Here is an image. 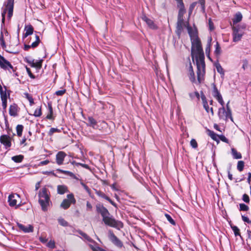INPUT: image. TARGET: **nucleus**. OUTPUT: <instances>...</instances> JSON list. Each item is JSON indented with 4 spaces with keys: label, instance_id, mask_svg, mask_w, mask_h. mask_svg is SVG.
I'll list each match as a JSON object with an SVG mask.
<instances>
[{
    "label": "nucleus",
    "instance_id": "1",
    "mask_svg": "<svg viewBox=\"0 0 251 251\" xmlns=\"http://www.w3.org/2000/svg\"><path fill=\"white\" fill-rule=\"evenodd\" d=\"M187 30L190 37L191 47V56L193 60L195 59L197 65V75L198 83L200 84L204 80L205 74V64L204 55L201 40L198 37L196 30H193L192 27L188 26Z\"/></svg>",
    "mask_w": 251,
    "mask_h": 251
},
{
    "label": "nucleus",
    "instance_id": "2",
    "mask_svg": "<svg viewBox=\"0 0 251 251\" xmlns=\"http://www.w3.org/2000/svg\"><path fill=\"white\" fill-rule=\"evenodd\" d=\"M96 210L98 213L100 214L102 217V221L106 225L109 226L116 228L120 230L124 226L123 223L115 219L111 216L108 210L102 204H97L96 205Z\"/></svg>",
    "mask_w": 251,
    "mask_h": 251
},
{
    "label": "nucleus",
    "instance_id": "3",
    "mask_svg": "<svg viewBox=\"0 0 251 251\" xmlns=\"http://www.w3.org/2000/svg\"><path fill=\"white\" fill-rule=\"evenodd\" d=\"M213 96L218 100V101L221 104L222 107L219 108L218 109V116L220 120H223L225 121H227L228 119L233 122V119L232 117V114L228 115L227 113V111L226 110L224 105V101L223 99L222 96L220 94V92L218 90L216 85L214 84L213 89L212 92Z\"/></svg>",
    "mask_w": 251,
    "mask_h": 251
},
{
    "label": "nucleus",
    "instance_id": "4",
    "mask_svg": "<svg viewBox=\"0 0 251 251\" xmlns=\"http://www.w3.org/2000/svg\"><path fill=\"white\" fill-rule=\"evenodd\" d=\"M49 193V190L45 187L42 188L39 192V202L44 211L47 210V207L49 205L50 201Z\"/></svg>",
    "mask_w": 251,
    "mask_h": 251
},
{
    "label": "nucleus",
    "instance_id": "5",
    "mask_svg": "<svg viewBox=\"0 0 251 251\" xmlns=\"http://www.w3.org/2000/svg\"><path fill=\"white\" fill-rule=\"evenodd\" d=\"M67 199H64L60 204V207L64 209H68L71 203L75 204L76 202L73 194L71 193L67 195Z\"/></svg>",
    "mask_w": 251,
    "mask_h": 251
},
{
    "label": "nucleus",
    "instance_id": "6",
    "mask_svg": "<svg viewBox=\"0 0 251 251\" xmlns=\"http://www.w3.org/2000/svg\"><path fill=\"white\" fill-rule=\"evenodd\" d=\"M233 42H237L240 41L243 36L244 32L239 30L238 27L232 26Z\"/></svg>",
    "mask_w": 251,
    "mask_h": 251
},
{
    "label": "nucleus",
    "instance_id": "7",
    "mask_svg": "<svg viewBox=\"0 0 251 251\" xmlns=\"http://www.w3.org/2000/svg\"><path fill=\"white\" fill-rule=\"evenodd\" d=\"M0 67L5 70H9L10 69L12 70L13 72L15 71L14 67L11 65L10 62L7 60L3 56L0 54Z\"/></svg>",
    "mask_w": 251,
    "mask_h": 251
},
{
    "label": "nucleus",
    "instance_id": "8",
    "mask_svg": "<svg viewBox=\"0 0 251 251\" xmlns=\"http://www.w3.org/2000/svg\"><path fill=\"white\" fill-rule=\"evenodd\" d=\"M19 195L15 194H11L8 197V201L10 206H16V208H17L21 205V203L17 205L18 200H20Z\"/></svg>",
    "mask_w": 251,
    "mask_h": 251
},
{
    "label": "nucleus",
    "instance_id": "9",
    "mask_svg": "<svg viewBox=\"0 0 251 251\" xmlns=\"http://www.w3.org/2000/svg\"><path fill=\"white\" fill-rule=\"evenodd\" d=\"M109 238L112 243L118 248L123 246L122 242L111 231L109 232Z\"/></svg>",
    "mask_w": 251,
    "mask_h": 251
},
{
    "label": "nucleus",
    "instance_id": "10",
    "mask_svg": "<svg viewBox=\"0 0 251 251\" xmlns=\"http://www.w3.org/2000/svg\"><path fill=\"white\" fill-rule=\"evenodd\" d=\"M0 142L7 149L11 146V138L8 135H2L0 137Z\"/></svg>",
    "mask_w": 251,
    "mask_h": 251
},
{
    "label": "nucleus",
    "instance_id": "11",
    "mask_svg": "<svg viewBox=\"0 0 251 251\" xmlns=\"http://www.w3.org/2000/svg\"><path fill=\"white\" fill-rule=\"evenodd\" d=\"M67 156L66 153L63 151H59L56 155V162L58 165H61L63 164V161L65 157Z\"/></svg>",
    "mask_w": 251,
    "mask_h": 251
},
{
    "label": "nucleus",
    "instance_id": "12",
    "mask_svg": "<svg viewBox=\"0 0 251 251\" xmlns=\"http://www.w3.org/2000/svg\"><path fill=\"white\" fill-rule=\"evenodd\" d=\"M14 0H7L6 7L8 11V18L10 19L13 15Z\"/></svg>",
    "mask_w": 251,
    "mask_h": 251
},
{
    "label": "nucleus",
    "instance_id": "13",
    "mask_svg": "<svg viewBox=\"0 0 251 251\" xmlns=\"http://www.w3.org/2000/svg\"><path fill=\"white\" fill-rule=\"evenodd\" d=\"M19 228L25 233L32 232L33 231V226L31 225L25 226L21 224H18Z\"/></svg>",
    "mask_w": 251,
    "mask_h": 251
},
{
    "label": "nucleus",
    "instance_id": "14",
    "mask_svg": "<svg viewBox=\"0 0 251 251\" xmlns=\"http://www.w3.org/2000/svg\"><path fill=\"white\" fill-rule=\"evenodd\" d=\"M95 193L98 196L104 199L105 200L108 201L112 205L115 207H117L116 204L113 201L108 197H107L104 193L100 191L96 190Z\"/></svg>",
    "mask_w": 251,
    "mask_h": 251
},
{
    "label": "nucleus",
    "instance_id": "15",
    "mask_svg": "<svg viewBox=\"0 0 251 251\" xmlns=\"http://www.w3.org/2000/svg\"><path fill=\"white\" fill-rule=\"evenodd\" d=\"M184 23L183 18H177V26H176L177 34H180V33L181 32V31L183 29V27L184 26Z\"/></svg>",
    "mask_w": 251,
    "mask_h": 251
},
{
    "label": "nucleus",
    "instance_id": "16",
    "mask_svg": "<svg viewBox=\"0 0 251 251\" xmlns=\"http://www.w3.org/2000/svg\"><path fill=\"white\" fill-rule=\"evenodd\" d=\"M142 19L145 21L148 26L151 29H155L157 28V26L154 24L153 21L148 18L146 16L142 17Z\"/></svg>",
    "mask_w": 251,
    "mask_h": 251
},
{
    "label": "nucleus",
    "instance_id": "17",
    "mask_svg": "<svg viewBox=\"0 0 251 251\" xmlns=\"http://www.w3.org/2000/svg\"><path fill=\"white\" fill-rule=\"evenodd\" d=\"M87 120L88 123L86 124L87 126H91L94 129L97 128V122L93 117H88Z\"/></svg>",
    "mask_w": 251,
    "mask_h": 251
},
{
    "label": "nucleus",
    "instance_id": "18",
    "mask_svg": "<svg viewBox=\"0 0 251 251\" xmlns=\"http://www.w3.org/2000/svg\"><path fill=\"white\" fill-rule=\"evenodd\" d=\"M201 98L202 101V104L204 108L206 110V111L208 113L209 111V108L208 105V102L206 100V97L205 96L204 94H203L202 91L201 92Z\"/></svg>",
    "mask_w": 251,
    "mask_h": 251
},
{
    "label": "nucleus",
    "instance_id": "19",
    "mask_svg": "<svg viewBox=\"0 0 251 251\" xmlns=\"http://www.w3.org/2000/svg\"><path fill=\"white\" fill-rule=\"evenodd\" d=\"M33 27L30 25H26L25 27V33L23 35L24 38H26L28 36L31 35L33 33Z\"/></svg>",
    "mask_w": 251,
    "mask_h": 251
},
{
    "label": "nucleus",
    "instance_id": "20",
    "mask_svg": "<svg viewBox=\"0 0 251 251\" xmlns=\"http://www.w3.org/2000/svg\"><path fill=\"white\" fill-rule=\"evenodd\" d=\"M189 77L190 80L193 83L196 82L195 76V73L193 71V67H192L191 63H190V64H189Z\"/></svg>",
    "mask_w": 251,
    "mask_h": 251
},
{
    "label": "nucleus",
    "instance_id": "21",
    "mask_svg": "<svg viewBox=\"0 0 251 251\" xmlns=\"http://www.w3.org/2000/svg\"><path fill=\"white\" fill-rule=\"evenodd\" d=\"M18 106L16 104L11 105L9 107V114L11 116L16 117L18 115Z\"/></svg>",
    "mask_w": 251,
    "mask_h": 251
},
{
    "label": "nucleus",
    "instance_id": "22",
    "mask_svg": "<svg viewBox=\"0 0 251 251\" xmlns=\"http://www.w3.org/2000/svg\"><path fill=\"white\" fill-rule=\"evenodd\" d=\"M242 18L243 16L241 12H238L236 13L232 19L233 25L241 22L242 21Z\"/></svg>",
    "mask_w": 251,
    "mask_h": 251
},
{
    "label": "nucleus",
    "instance_id": "23",
    "mask_svg": "<svg viewBox=\"0 0 251 251\" xmlns=\"http://www.w3.org/2000/svg\"><path fill=\"white\" fill-rule=\"evenodd\" d=\"M177 6L179 8L178 18H183V15L186 12L184 4H181Z\"/></svg>",
    "mask_w": 251,
    "mask_h": 251
},
{
    "label": "nucleus",
    "instance_id": "24",
    "mask_svg": "<svg viewBox=\"0 0 251 251\" xmlns=\"http://www.w3.org/2000/svg\"><path fill=\"white\" fill-rule=\"evenodd\" d=\"M4 90L3 89L0 90V98L1 100H7V97H9L10 94L8 93V95L6 93V87L4 86Z\"/></svg>",
    "mask_w": 251,
    "mask_h": 251
},
{
    "label": "nucleus",
    "instance_id": "25",
    "mask_svg": "<svg viewBox=\"0 0 251 251\" xmlns=\"http://www.w3.org/2000/svg\"><path fill=\"white\" fill-rule=\"evenodd\" d=\"M68 191L67 187L65 185H58L57 186V193L60 195L64 194Z\"/></svg>",
    "mask_w": 251,
    "mask_h": 251
},
{
    "label": "nucleus",
    "instance_id": "26",
    "mask_svg": "<svg viewBox=\"0 0 251 251\" xmlns=\"http://www.w3.org/2000/svg\"><path fill=\"white\" fill-rule=\"evenodd\" d=\"M231 154L233 158L234 159H241L242 158V155L241 153L238 152L234 148L231 149Z\"/></svg>",
    "mask_w": 251,
    "mask_h": 251
},
{
    "label": "nucleus",
    "instance_id": "27",
    "mask_svg": "<svg viewBox=\"0 0 251 251\" xmlns=\"http://www.w3.org/2000/svg\"><path fill=\"white\" fill-rule=\"evenodd\" d=\"M43 60L34 61L33 64L31 65L32 67H35L37 70H39L42 67Z\"/></svg>",
    "mask_w": 251,
    "mask_h": 251
},
{
    "label": "nucleus",
    "instance_id": "28",
    "mask_svg": "<svg viewBox=\"0 0 251 251\" xmlns=\"http://www.w3.org/2000/svg\"><path fill=\"white\" fill-rule=\"evenodd\" d=\"M216 68L218 73L221 75V77H224L225 75V72L221 65L219 63H217L216 65Z\"/></svg>",
    "mask_w": 251,
    "mask_h": 251
},
{
    "label": "nucleus",
    "instance_id": "29",
    "mask_svg": "<svg viewBox=\"0 0 251 251\" xmlns=\"http://www.w3.org/2000/svg\"><path fill=\"white\" fill-rule=\"evenodd\" d=\"M23 159L24 156L22 155H16L12 157V160L16 163L21 162Z\"/></svg>",
    "mask_w": 251,
    "mask_h": 251
},
{
    "label": "nucleus",
    "instance_id": "30",
    "mask_svg": "<svg viewBox=\"0 0 251 251\" xmlns=\"http://www.w3.org/2000/svg\"><path fill=\"white\" fill-rule=\"evenodd\" d=\"M230 227L233 231L235 236H240L241 237L240 233V229L237 226L230 225Z\"/></svg>",
    "mask_w": 251,
    "mask_h": 251
},
{
    "label": "nucleus",
    "instance_id": "31",
    "mask_svg": "<svg viewBox=\"0 0 251 251\" xmlns=\"http://www.w3.org/2000/svg\"><path fill=\"white\" fill-rule=\"evenodd\" d=\"M78 232L84 238V239H85L87 241L91 243L93 242V240L88 235H87L86 233L83 232L82 231L79 230Z\"/></svg>",
    "mask_w": 251,
    "mask_h": 251
},
{
    "label": "nucleus",
    "instance_id": "32",
    "mask_svg": "<svg viewBox=\"0 0 251 251\" xmlns=\"http://www.w3.org/2000/svg\"><path fill=\"white\" fill-rule=\"evenodd\" d=\"M24 126L22 125H18L16 127V131L17 135L19 137H21L22 135V132L23 130Z\"/></svg>",
    "mask_w": 251,
    "mask_h": 251
},
{
    "label": "nucleus",
    "instance_id": "33",
    "mask_svg": "<svg viewBox=\"0 0 251 251\" xmlns=\"http://www.w3.org/2000/svg\"><path fill=\"white\" fill-rule=\"evenodd\" d=\"M57 171L59 173H61L65 175H67L70 176V177H72L74 176V174H73L72 172L68 171H64L61 169H57Z\"/></svg>",
    "mask_w": 251,
    "mask_h": 251
},
{
    "label": "nucleus",
    "instance_id": "34",
    "mask_svg": "<svg viewBox=\"0 0 251 251\" xmlns=\"http://www.w3.org/2000/svg\"><path fill=\"white\" fill-rule=\"evenodd\" d=\"M42 110L41 107H37L34 111V114L33 115L36 117H40L42 115Z\"/></svg>",
    "mask_w": 251,
    "mask_h": 251
},
{
    "label": "nucleus",
    "instance_id": "35",
    "mask_svg": "<svg viewBox=\"0 0 251 251\" xmlns=\"http://www.w3.org/2000/svg\"><path fill=\"white\" fill-rule=\"evenodd\" d=\"M35 38H36L35 41H34V42H33L31 44V47L32 48H36L38 46V45L40 42V38L38 35H35Z\"/></svg>",
    "mask_w": 251,
    "mask_h": 251
},
{
    "label": "nucleus",
    "instance_id": "36",
    "mask_svg": "<svg viewBox=\"0 0 251 251\" xmlns=\"http://www.w3.org/2000/svg\"><path fill=\"white\" fill-rule=\"evenodd\" d=\"M0 45L3 49H5L6 47L5 43L4 40L3 38V33L2 31H1V34L0 35Z\"/></svg>",
    "mask_w": 251,
    "mask_h": 251
},
{
    "label": "nucleus",
    "instance_id": "37",
    "mask_svg": "<svg viewBox=\"0 0 251 251\" xmlns=\"http://www.w3.org/2000/svg\"><path fill=\"white\" fill-rule=\"evenodd\" d=\"M58 222L63 226H67L69 225L68 223L62 218H58Z\"/></svg>",
    "mask_w": 251,
    "mask_h": 251
},
{
    "label": "nucleus",
    "instance_id": "38",
    "mask_svg": "<svg viewBox=\"0 0 251 251\" xmlns=\"http://www.w3.org/2000/svg\"><path fill=\"white\" fill-rule=\"evenodd\" d=\"M244 167V162L243 161H239L237 163V168L239 172H242Z\"/></svg>",
    "mask_w": 251,
    "mask_h": 251
},
{
    "label": "nucleus",
    "instance_id": "39",
    "mask_svg": "<svg viewBox=\"0 0 251 251\" xmlns=\"http://www.w3.org/2000/svg\"><path fill=\"white\" fill-rule=\"evenodd\" d=\"M24 95L25 96V98L28 100L30 105H32V104H34L33 99L30 94H29L27 93H25Z\"/></svg>",
    "mask_w": 251,
    "mask_h": 251
},
{
    "label": "nucleus",
    "instance_id": "40",
    "mask_svg": "<svg viewBox=\"0 0 251 251\" xmlns=\"http://www.w3.org/2000/svg\"><path fill=\"white\" fill-rule=\"evenodd\" d=\"M239 206L240 211H247L249 209V206L244 203H240Z\"/></svg>",
    "mask_w": 251,
    "mask_h": 251
},
{
    "label": "nucleus",
    "instance_id": "41",
    "mask_svg": "<svg viewBox=\"0 0 251 251\" xmlns=\"http://www.w3.org/2000/svg\"><path fill=\"white\" fill-rule=\"evenodd\" d=\"M209 135L214 140L217 141L218 140L217 137L218 136L214 131L209 130Z\"/></svg>",
    "mask_w": 251,
    "mask_h": 251
},
{
    "label": "nucleus",
    "instance_id": "42",
    "mask_svg": "<svg viewBox=\"0 0 251 251\" xmlns=\"http://www.w3.org/2000/svg\"><path fill=\"white\" fill-rule=\"evenodd\" d=\"M165 216L166 217L167 220L171 224H172L173 225H176V223H175V221L173 219V218L171 217V216L170 215H169L168 214H165Z\"/></svg>",
    "mask_w": 251,
    "mask_h": 251
},
{
    "label": "nucleus",
    "instance_id": "43",
    "mask_svg": "<svg viewBox=\"0 0 251 251\" xmlns=\"http://www.w3.org/2000/svg\"><path fill=\"white\" fill-rule=\"evenodd\" d=\"M189 95L192 99H193L194 97H196L198 100H200V95L198 91H195L194 93H190Z\"/></svg>",
    "mask_w": 251,
    "mask_h": 251
},
{
    "label": "nucleus",
    "instance_id": "44",
    "mask_svg": "<svg viewBox=\"0 0 251 251\" xmlns=\"http://www.w3.org/2000/svg\"><path fill=\"white\" fill-rule=\"evenodd\" d=\"M215 46L216 49L215 50V53L216 55H219L221 53V48L218 42L216 43Z\"/></svg>",
    "mask_w": 251,
    "mask_h": 251
},
{
    "label": "nucleus",
    "instance_id": "45",
    "mask_svg": "<svg viewBox=\"0 0 251 251\" xmlns=\"http://www.w3.org/2000/svg\"><path fill=\"white\" fill-rule=\"evenodd\" d=\"M190 145L193 148L196 149L198 147V144L196 140L192 139L190 141Z\"/></svg>",
    "mask_w": 251,
    "mask_h": 251
},
{
    "label": "nucleus",
    "instance_id": "46",
    "mask_svg": "<svg viewBox=\"0 0 251 251\" xmlns=\"http://www.w3.org/2000/svg\"><path fill=\"white\" fill-rule=\"evenodd\" d=\"M208 25H209V30L210 31H212L214 29V24H213L211 18H210L208 20Z\"/></svg>",
    "mask_w": 251,
    "mask_h": 251
},
{
    "label": "nucleus",
    "instance_id": "47",
    "mask_svg": "<svg viewBox=\"0 0 251 251\" xmlns=\"http://www.w3.org/2000/svg\"><path fill=\"white\" fill-rule=\"evenodd\" d=\"M80 184L82 185L83 188L88 194L90 193L91 190L89 189V188L86 184H85L82 181H80Z\"/></svg>",
    "mask_w": 251,
    "mask_h": 251
},
{
    "label": "nucleus",
    "instance_id": "48",
    "mask_svg": "<svg viewBox=\"0 0 251 251\" xmlns=\"http://www.w3.org/2000/svg\"><path fill=\"white\" fill-rule=\"evenodd\" d=\"M196 4H197V2H193L191 4V5H190V7H189V14H191L192 13L193 10H194L195 7L196 5Z\"/></svg>",
    "mask_w": 251,
    "mask_h": 251
},
{
    "label": "nucleus",
    "instance_id": "49",
    "mask_svg": "<svg viewBox=\"0 0 251 251\" xmlns=\"http://www.w3.org/2000/svg\"><path fill=\"white\" fill-rule=\"evenodd\" d=\"M60 130L57 128H51L49 131V135H51L54 132H59Z\"/></svg>",
    "mask_w": 251,
    "mask_h": 251
},
{
    "label": "nucleus",
    "instance_id": "50",
    "mask_svg": "<svg viewBox=\"0 0 251 251\" xmlns=\"http://www.w3.org/2000/svg\"><path fill=\"white\" fill-rule=\"evenodd\" d=\"M242 200L246 203H249L250 202V198L247 194H245L243 195Z\"/></svg>",
    "mask_w": 251,
    "mask_h": 251
},
{
    "label": "nucleus",
    "instance_id": "51",
    "mask_svg": "<svg viewBox=\"0 0 251 251\" xmlns=\"http://www.w3.org/2000/svg\"><path fill=\"white\" fill-rule=\"evenodd\" d=\"M47 246L50 249H54L55 248V242L50 240L47 243Z\"/></svg>",
    "mask_w": 251,
    "mask_h": 251
},
{
    "label": "nucleus",
    "instance_id": "52",
    "mask_svg": "<svg viewBox=\"0 0 251 251\" xmlns=\"http://www.w3.org/2000/svg\"><path fill=\"white\" fill-rule=\"evenodd\" d=\"M4 123L6 126V129L7 130V132L9 134V130H10L9 128V123L7 120V118L6 116H4Z\"/></svg>",
    "mask_w": 251,
    "mask_h": 251
},
{
    "label": "nucleus",
    "instance_id": "53",
    "mask_svg": "<svg viewBox=\"0 0 251 251\" xmlns=\"http://www.w3.org/2000/svg\"><path fill=\"white\" fill-rule=\"evenodd\" d=\"M65 92H66V90L63 89V90H58V91H56L55 94L57 96H62L65 93Z\"/></svg>",
    "mask_w": 251,
    "mask_h": 251
},
{
    "label": "nucleus",
    "instance_id": "54",
    "mask_svg": "<svg viewBox=\"0 0 251 251\" xmlns=\"http://www.w3.org/2000/svg\"><path fill=\"white\" fill-rule=\"evenodd\" d=\"M26 72H27L28 75L29 76V77L30 78H35V77L34 75H33L32 74V73H31V72L30 71V69L29 68L26 67Z\"/></svg>",
    "mask_w": 251,
    "mask_h": 251
},
{
    "label": "nucleus",
    "instance_id": "55",
    "mask_svg": "<svg viewBox=\"0 0 251 251\" xmlns=\"http://www.w3.org/2000/svg\"><path fill=\"white\" fill-rule=\"evenodd\" d=\"M233 27H238L239 28V30H241L243 31V29H245L246 27V25L245 24L240 25H233Z\"/></svg>",
    "mask_w": 251,
    "mask_h": 251
},
{
    "label": "nucleus",
    "instance_id": "56",
    "mask_svg": "<svg viewBox=\"0 0 251 251\" xmlns=\"http://www.w3.org/2000/svg\"><path fill=\"white\" fill-rule=\"evenodd\" d=\"M242 219L244 222L247 223L248 224L251 223V221L249 219L245 216L242 215Z\"/></svg>",
    "mask_w": 251,
    "mask_h": 251
},
{
    "label": "nucleus",
    "instance_id": "57",
    "mask_svg": "<svg viewBox=\"0 0 251 251\" xmlns=\"http://www.w3.org/2000/svg\"><path fill=\"white\" fill-rule=\"evenodd\" d=\"M200 3L203 12H205V0H200Z\"/></svg>",
    "mask_w": 251,
    "mask_h": 251
},
{
    "label": "nucleus",
    "instance_id": "58",
    "mask_svg": "<svg viewBox=\"0 0 251 251\" xmlns=\"http://www.w3.org/2000/svg\"><path fill=\"white\" fill-rule=\"evenodd\" d=\"M76 166H81V167H82L85 169H90L89 166L87 164H82L81 163H76Z\"/></svg>",
    "mask_w": 251,
    "mask_h": 251
},
{
    "label": "nucleus",
    "instance_id": "59",
    "mask_svg": "<svg viewBox=\"0 0 251 251\" xmlns=\"http://www.w3.org/2000/svg\"><path fill=\"white\" fill-rule=\"evenodd\" d=\"M229 101L226 103V110L227 111V114L230 115V114H231L232 113H231V110L229 107Z\"/></svg>",
    "mask_w": 251,
    "mask_h": 251
},
{
    "label": "nucleus",
    "instance_id": "60",
    "mask_svg": "<svg viewBox=\"0 0 251 251\" xmlns=\"http://www.w3.org/2000/svg\"><path fill=\"white\" fill-rule=\"evenodd\" d=\"M211 40H212V39H211V37H210L209 38V42H208V44L207 45V47L206 48V49H205V52H206V53L208 52H209V51H210V43L211 42Z\"/></svg>",
    "mask_w": 251,
    "mask_h": 251
},
{
    "label": "nucleus",
    "instance_id": "61",
    "mask_svg": "<svg viewBox=\"0 0 251 251\" xmlns=\"http://www.w3.org/2000/svg\"><path fill=\"white\" fill-rule=\"evenodd\" d=\"M219 139H220L222 141L227 143L228 142V139L224 136V135H220L218 136Z\"/></svg>",
    "mask_w": 251,
    "mask_h": 251
},
{
    "label": "nucleus",
    "instance_id": "62",
    "mask_svg": "<svg viewBox=\"0 0 251 251\" xmlns=\"http://www.w3.org/2000/svg\"><path fill=\"white\" fill-rule=\"evenodd\" d=\"M2 101V106L3 109L5 110L7 107V100H3Z\"/></svg>",
    "mask_w": 251,
    "mask_h": 251
},
{
    "label": "nucleus",
    "instance_id": "63",
    "mask_svg": "<svg viewBox=\"0 0 251 251\" xmlns=\"http://www.w3.org/2000/svg\"><path fill=\"white\" fill-rule=\"evenodd\" d=\"M48 108H49V113H50V114L53 113V109L52 107L51 103H48Z\"/></svg>",
    "mask_w": 251,
    "mask_h": 251
},
{
    "label": "nucleus",
    "instance_id": "64",
    "mask_svg": "<svg viewBox=\"0 0 251 251\" xmlns=\"http://www.w3.org/2000/svg\"><path fill=\"white\" fill-rule=\"evenodd\" d=\"M86 206H87V209L88 210H92V206L91 204L89 201L87 202Z\"/></svg>",
    "mask_w": 251,
    "mask_h": 251
}]
</instances>
